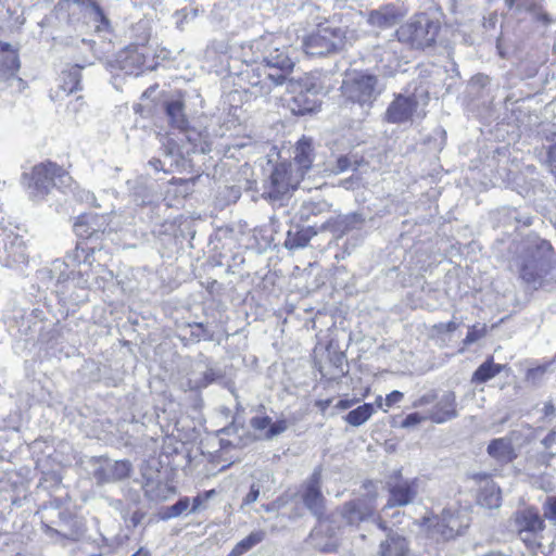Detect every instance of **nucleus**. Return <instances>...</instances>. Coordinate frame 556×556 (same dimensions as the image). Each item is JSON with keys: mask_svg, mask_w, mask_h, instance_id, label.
Returning <instances> with one entry per match:
<instances>
[{"mask_svg": "<svg viewBox=\"0 0 556 556\" xmlns=\"http://www.w3.org/2000/svg\"><path fill=\"white\" fill-rule=\"evenodd\" d=\"M250 49L260 52L262 61L253 60L249 65L250 87L245 88V94L250 93L255 98L263 97L268 94L274 87L286 81V72L290 71L294 63L287 49L276 46L270 36L253 41Z\"/></svg>", "mask_w": 556, "mask_h": 556, "instance_id": "nucleus-1", "label": "nucleus"}, {"mask_svg": "<svg viewBox=\"0 0 556 556\" xmlns=\"http://www.w3.org/2000/svg\"><path fill=\"white\" fill-rule=\"evenodd\" d=\"M363 18L359 12L336 13L303 40V49L307 55L325 56L338 53L352 45L359 37L356 25Z\"/></svg>", "mask_w": 556, "mask_h": 556, "instance_id": "nucleus-2", "label": "nucleus"}, {"mask_svg": "<svg viewBox=\"0 0 556 556\" xmlns=\"http://www.w3.org/2000/svg\"><path fill=\"white\" fill-rule=\"evenodd\" d=\"M441 30L438 18L426 12L412 15L395 31L397 40L415 50H425L435 45Z\"/></svg>", "mask_w": 556, "mask_h": 556, "instance_id": "nucleus-3", "label": "nucleus"}, {"mask_svg": "<svg viewBox=\"0 0 556 556\" xmlns=\"http://www.w3.org/2000/svg\"><path fill=\"white\" fill-rule=\"evenodd\" d=\"M150 33H146L140 42H132L119 50L115 56L117 68L129 75H140L157 68L155 61H149Z\"/></svg>", "mask_w": 556, "mask_h": 556, "instance_id": "nucleus-4", "label": "nucleus"}, {"mask_svg": "<svg viewBox=\"0 0 556 556\" xmlns=\"http://www.w3.org/2000/svg\"><path fill=\"white\" fill-rule=\"evenodd\" d=\"M341 88L346 99L365 105L374 103L386 86L376 75L361 72L345 79Z\"/></svg>", "mask_w": 556, "mask_h": 556, "instance_id": "nucleus-5", "label": "nucleus"}, {"mask_svg": "<svg viewBox=\"0 0 556 556\" xmlns=\"http://www.w3.org/2000/svg\"><path fill=\"white\" fill-rule=\"evenodd\" d=\"M528 252L529 257L521 265L520 276L527 283L536 288L542 283L553 248L547 240L535 238L528 247Z\"/></svg>", "mask_w": 556, "mask_h": 556, "instance_id": "nucleus-6", "label": "nucleus"}, {"mask_svg": "<svg viewBox=\"0 0 556 556\" xmlns=\"http://www.w3.org/2000/svg\"><path fill=\"white\" fill-rule=\"evenodd\" d=\"M67 176V170L52 161H45L34 165L29 173L23 175L26 186L36 195L45 197L55 186L56 179Z\"/></svg>", "mask_w": 556, "mask_h": 556, "instance_id": "nucleus-7", "label": "nucleus"}, {"mask_svg": "<svg viewBox=\"0 0 556 556\" xmlns=\"http://www.w3.org/2000/svg\"><path fill=\"white\" fill-rule=\"evenodd\" d=\"M73 227L74 232L80 239L79 243L76 245V252L79 253L80 251L84 262L91 265V258L96 252V248H84L81 244L84 241L90 239L102 240L106 229L104 218L98 214L84 213L76 217ZM77 256L79 257V254H77Z\"/></svg>", "mask_w": 556, "mask_h": 556, "instance_id": "nucleus-8", "label": "nucleus"}, {"mask_svg": "<svg viewBox=\"0 0 556 556\" xmlns=\"http://www.w3.org/2000/svg\"><path fill=\"white\" fill-rule=\"evenodd\" d=\"M425 115L426 112L424 109H419L417 98L414 94H397L386 111V119L392 124H402L413 121L415 116L422 118Z\"/></svg>", "mask_w": 556, "mask_h": 556, "instance_id": "nucleus-9", "label": "nucleus"}, {"mask_svg": "<svg viewBox=\"0 0 556 556\" xmlns=\"http://www.w3.org/2000/svg\"><path fill=\"white\" fill-rule=\"evenodd\" d=\"M467 527L468 523L465 517L451 509H443L441 515L437 516L431 525L432 533L439 535L444 541L459 535L463 529Z\"/></svg>", "mask_w": 556, "mask_h": 556, "instance_id": "nucleus-10", "label": "nucleus"}, {"mask_svg": "<svg viewBox=\"0 0 556 556\" xmlns=\"http://www.w3.org/2000/svg\"><path fill=\"white\" fill-rule=\"evenodd\" d=\"M321 472L314 470L305 486L302 498L306 508L315 516L320 517L324 514L325 498L321 494Z\"/></svg>", "mask_w": 556, "mask_h": 556, "instance_id": "nucleus-11", "label": "nucleus"}, {"mask_svg": "<svg viewBox=\"0 0 556 556\" xmlns=\"http://www.w3.org/2000/svg\"><path fill=\"white\" fill-rule=\"evenodd\" d=\"M288 168L290 167L285 164L275 167L270 175L271 190L264 192L263 195L266 194L268 198L277 200L287 193L289 189L296 188L299 179L298 177L293 178L291 174L289 175Z\"/></svg>", "mask_w": 556, "mask_h": 556, "instance_id": "nucleus-12", "label": "nucleus"}, {"mask_svg": "<svg viewBox=\"0 0 556 556\" xmlns=\"http://www.w3.org/2000/svg\"><path fill=\"white\" fill-rule=\"evenodd\" d=\"M515 522L523 541H529L531 535L541 532L544 528V521L534 508L518 510Z\"/></svg>", "mask_w": 556, "mask_h": 556, "instance_id": "nucleus-13", "label": "nucleus"}, {"mask_svg": "<svg viewBox=\"0 0 556 556\" xmlns=\"http://www.w3.org/2000/svg\"><path fill=\"white\" fill-rule=\"evenodd\" d=\"M405 13L393 4H387L371 10L367 15V23L380 29L391 28L396 25Z\"/></svg>", "mask_w": 556, "mask_h": 556, "instance_id": "nucleus-14", "label": "nucleus"}, {"mask_svg": "<svg viewBox=\"0 0 556 556\" xmlns=\"http://www.w3.org/2000/svg\"><path fill=\"white\" fill-rule=\"evenodd\" d=\"M417 483L412 481H399L389 488V500L383 510L410 504L417 496Z\"/></svg>", "mask_w": 556, "mask_h": 556, "instance_id": "nucleus-15", "label": "nucleus"}, {"mask_svg": "<svg viewBox=\"0 0 556 556\" xmlns=\"http://www.w3.org/2000/svg\"><path fill=\"white\" fill-rule=\"evenodd\" d=\"M429 420L443 424L457 417L456 395L453 391H446L428 413Z\"/></svg>", "mask_w": 556, "mask_h": 556, "instance_id": "nucleus-16", "label": "nucleus"}, {"mask_svg": "<svg viewBox=\"0 0 556 556\" xmlns=\"http://www.w3.org/2000/svg\"><path fill=\"white\" fill-rule=\"evenodd\" d=\"M60 520L68 527V533H62L47 523H43L42 526L43 532L52 538H59L65 541H77L83 533V527L78 523L76 517L68 511H62L60 513Z\"/></svg>", "mask_w": 556, "mask_h": 556, "instance_id": "nucleus-17", "label": "nucleus"}, {"mask_svg": "<svg viewBox=\"0 0 556 556\" xmlns=\"http://www.w3.org/2000/svg\"><path fill=\"white\" fill-rule=\"evenodd\" d=\"M312 141L307 138H302L299 140L295 151H294V162L293 164H289L290 170H293V166H296L298 176L303 177L304 172L309 169L313 159H312Z\"/></svg>", "mask_w": 556, "mask_h": 556, "instance_id": "nucleus-18", "label": "nucleus"}, {"mask_svg": "<svg viewBox=\"0 0 556 556\" xmlns=\"http://www.w3.org/2000/svg\"><path fill=\"white\" fill-rule=\"evenodd\" d=\"M165 113L172 128H176L180 131H187L189 129V121L185 113V102L182 100L166 102Z\"/></svg>", "mask_w": 556, "mask_h": 556, "instance_id": "nucleus-19", "label": "nucleus"}, {"mask_svg": "<svg viewBox=\"0 0 556 556\" xmlns=\"http://www.w3.org/2000/svg\"><path fill=\"white\" fill-rule=\"evenodd\" d=\"M302 87L311 94H326L331 89L330 76L327 73L312 72L302 79Z\"/></svg>", "mask_w": 556, "mask_h": 556, "instance_id": "nucleus-20", "label": "nucleus"}, {"mask_svg": "<svg viewBox=\"0 0 556 556\" xmlns=\"http://www.w3.org/2000/svg\"><path fill=\"white\" fill-rule=\"evenodd\" d=\"M509 9H515L518 12H529L533 16L547 25L551 23V17L547 13L543 12V0H505Z\"/></svg>", "mask_w": 556, "mask_h": 556, "instance_id": "nucleus-21", "label": "nucleus"}, {"mask_svg": "<svg viewBox=\"0 0 556 556\" xmlns=\"http://www.w3.org/2000/svg\"><path fill=\"white\" fill-rule=\"evenodd\" d=\"M81 67L79 65H72L70 68L61 72L59 76L60 90L68 96L81 88Z\"/></svg>", "mask_w": 556, "mask_h": 556, "instance_id": "nucleus-22", "label": "nucleus"}, {"mask_svg": "<svg viewBox=\"0 0 556 556\" xmlns=\"http://www.w3.org/2000/svg\"><path fill=\"white\" fill-rule=\"evenodd\" d=\"M407 551V542L402 535L390 532L380 544L381 556H403Z\"/></svg>", "mask_w": 556, "mask_h": 556, "instance_id": "nucleus-23", "label": "nucleus"}, {"mask_svg": "<svg viewBox=\"0 0 556 556\" xmlns=\"http://www.w3.org/2000/svg\"><path fill=\"white\" fill-rule=\"evenodd\" d=\"M504 368L505 365L495 364L493 357H489L476 369L472 375L471 382L484 383L497 376Z\"/></svg>", "mask_w": 556, "mask_h": 556, "instance_id": "nucleus-24", "label": "nucleus"}, {"mask_svg": "<svg viewBox=\"0 0 556 556\" xmlns=\"http://www.w3.org/2000/svg\"><path fill=\"white\" fill-rule=\"evenodd\" d=\"M490 456L498 462L507 463L514 458V450L510 441L506 439H495L488 446Z\"/></svg>", "mask_w": 556, "mask_h": 556, "instance_id": "nucleus-25", "label": "nucleus"}, {"mask_svg": "<svg viewBox=\"0 0 556 556\" xmlns=\"http://www.w3.org/2000/svg\"><path fill=\"white\" fill-rule=\"evenodd\" d=\"M478 503L485 508L494 509L501 506V491L494 483H488L478 495Z\"/></svg>", "mask_w": 556, "mask_h": 556, "instance_id": "nucleus-26", "label": "nucleus"}, {"mask_svg": "<svg viewBox=\"0 0 556 556\" xmlns=\"http://www.w3.org/2000/svg\"><path fill=\"white\" fill-rule=\"evenodd\" d=\"M339 517L341 522L346 526H354L365 519V514L355 503H346L343 505L338 515H332V520Z\"/></svg>", "mask_w": 556, "mask_h": 556, "instance_id": "nucleus-27", "label": "nucleus"}, {"mask_svg": "<svg viewBox=\"0 0 556 556\" xmlns=\"http://www.w3.org/2000/svg\"><path fill=\"white\" fill-rule=\"evenodd\" d=\"M314 235L315 231H313L311 228H304L295 232L288 231L285 247L289 250L305 248Z\"/></svg>", "mask_w": 556, "mask_h": 556, "instance_id": "nucleus-28", "label": "nucleus"}, {"mask_svg": "<svg viewBox=\"0 0 556 556\" xmlns=\"http://www.w3.org/2000/svg\"><path fill=\"white\" fill-rule=\"evenodd\" d=\"M375 413L372 404L365 403L344 416V420L353 427H359L365 424Z\"/></svg>", "mask_w": 556, "mask_h": 556, "instance_id": "nucleus-29", "label": "nucleus"}, {"mask_svg": "<svg viewBox=\"0 0 556 556\" xmlns=\"http://www.w3.org/2000/svg\"><path fill=\"white\" fill-rule=\"evenodd\" d=\"M364 217L358 213L339 216L334 222V231L344 235L353 229L359 228L364 224Z\"/></svg>", "mask_w": 556, "mask_h": 556, "instance_id": "nucleus-30", "label": "nucleus"}, {"mask_svg": "<svg viewBox=\"0 0 556 556\" xmlns=\"http://www.w3.org/2000/svg\"><path fill=\"white\" fill-rule=\"evenodd\" d=\"M21 66L17 51H12L11 54L0 61V72L3 75L14 76Z\"/></svg>", "mask_w": 556, "mask_h": 556, "instance_id": "nucleus-31", "label": "nucleus"}, {"mask_svg": "<svg viewBox=\"0 0 556 556\" xmlns=\"http://www.w3.org/2000/svg\"><path fill=\"white\" fill-rule=\"evenodd\" d=\"M190 500L187 496L180 497L174 505L167 507L165 514L162 516L163 519H169L180 516L184 511L189 508Z\"/></svg>", "mask_w": 556, "mask_h": 556, "instance_id": "nucleus-32", "label": "nucleus"}, {"mask_svg": "<svg viewBox=\"0 0 556 556\" xmlns=\"http://www.w3.org/2000/svg\"><path fill=\"white\" fill-rule=\"evenodd\" d=\"M545 452L541 455V458L545 462V458H553L556 456V451H553L556 445V431L551 430L545 438L541 440Z\"/></svg>", "mask_w": 556, "mask_h": 556, "instance_id": "nucleus-33", "label": "nucleus"}, {"mask_svg": "<svg viewBox=\"0 0 556 556\" xmlns=\"http://www.w3.org/2000/svg\"><path fill=\"white\" fill-rule=\"evenodd\" d=\"M113 476L118 479H126L131 473V464L129 460L123 459V460H116L113 465Z\"/></svg>", "mask_w": 556, "mask_h": 556, "instance_id": "nucleus-34", "label": "nucleus"}, {"mask_svg": "<svg viewBox=\"0 0 556 556\" xmlns=\"http://www.w3.org/2000/svg\"><path fill=\"white\" fill-rule=\"evenodd\" d=\"M288 429V422L286 420H277L276 422H271L268 427V429L264 432L261 438L265 440H271L275 437L281 434Z\"/></svg>", "mask_w": 556, "mask_h": 556, "instance_id": "nucleus-35", "label": "nucleus"}, {"mask_svg": "<svg viewBox=\"0 0 556 556\" xmlns=\"http://www.w3.org/2000/svg\"><path fill=\"white\" fill-rule=\"evenodd\" d=\"M170 60V51L164 47H149V61H155L157 67L162 62Z\"/></svg>", "mask_w": 556, "mask_h": 556, "instance_id": "nucleus-36", "label": "nucleus"}, {"mask_svg": "<svg viewBox=\"0 0 556 556\" xmlns=\"http://www.w3.org/2000/svg\"><path fill=\"white\" fill-rule=\"evenodd\" d=\"M188 166L190 167V170L188 173L191 174V176L189 177H186V178H180V177H173L168 184L169 185H173V186H184V185H187L189 182H192L194 184L199 177L201 176L200 173H194V170L192 169V164L190 162H188Z\"/></svg>", "mask_w": 556, "mask_h": 556, "instance_id": "nucleus-37", "label": "nucleus"}, {"mask_svg": "<svg viewBox=\"0 0 556 556\" xmlns=\"http://www.w3.org/2000/svg\"><path fill=\"white\" fill-rule=\"evenodd\" d=\"M544 517L556 523V496L548 497L544 503Z\"/></svg>", "mask_w": 556, "mask_h": 556, "instance_id": "nucleus-38", "label": "nucleus"}, {"mask_svg": "<svg viewBox=\"0 0 556 556\" xmlns=\"http://www.w3.org/2000/svg\"><path fill=\"white\" fill-rule=\"evenodd\" d=\"M215 494H216V491L214 489L199 493L192 500L191 511L198 510L203 505V503H205L207 500H210Z\"/></svg>", "mask_w": 556, "mask_h": 556, "instance_id": "nucleus-39", "label": "nucleus"}, {"mask_svg": "<svg viewBox=\"0 0 556 556\" xmlns=\"http://www.w3.org/2000/svg\"><path fill=\"white\" fill-rule=\"evenodd\" d=\"M428 419H429V414L421 415L419 413H412V414H408L405 417V419L402 421V427L403 428L414 427V426L420 424L421 421H425Z\"/></svg>", "mask_w": 556, "mask_h": 556, "instance_id": "nucleus-40", "label": "nucleus"}, {"mask_svg": "<svg viewBox=\"0 0 556 556\" xmlns=\"http://www.w3.org/2000/svg\"><path fill=\"white\" fill-rule=\"evenodd\" d=\"M485 333V330L484 328H477V327H471L468 332H467V336L465 338V343L466 344H471L476 341H478L479 339H481Z\"/></svg>", "mask_w": 556, "mask_h": 556, "instance_id": "nucleus-41", "label": "nucleus"}, {"mask_svg": "<svg viewBox=\"0 0 556 556\" xmlns=\"http://www.w3.org/2000/svg\"><path fill=\"white\" fill-rule=\"evenodd\" d=\"M271 419L267 416L265 417H255L251 419V426L255 430H267L270 425Z\"/></svg>", "mask_w": 556, "mask_h": 556, "instance_id": "nucleus-42", "label": "nucleus"}, {"mask_svg": "<svg viewBox=\"0 0 556 556\" xmlns=\"http://www.w3.org/2000/svg\"><path fill=\"white\" fill-rule=\"evenodd\" d=\"M437 400V394L435 392H429L422 396H420L418 400H416L414 403H413V406L414 407H421V406H426V405H429L431 403H433L434 401Z\"/></svg>", "mask_w": 556, "mask_h": 556, "instance_id": "nucleus-43", "label": "nucleus"}, {"mask_svg": "<svg viewBox=\"0 0 556 556\" xmlns=\"http://www.w3.org/2000/svg\"><path fill=\"white\" fill-rule=\"evenodd\" d=\"M403 396H404V394L402 392H400V391H392L386 397V401H384L386 402V406L389 408L392 405L401 402Z\"/></svg>", "mask_w": 556, "mask_h": 556, "instance_id": "nucleus-44", "label": "nucleus"}, {"mask_svg": "<svg viewBox=\"0 0 556 556\" xmlns=\"http://www.w3.org/2000/svg\"><path fill=\"white\" fill-rule=\"evenodd\" d=\"M490 83V78L486 75L478 74L471 78V86H478L480 88L485 87Z\"/></svg>", "mask_w": 556, "mask_h": 556, "instance_id": "nucleus-45", "label": "nucleus"}, {"mask_svg": "<svg viewBox=\"0 0 556 556\" xmlns=\"http://www.w3.org/2000/svg\"><path fill=\"white\" fill-rule=\"evenodd\" d=\"M263 539L262 533H253L245 538V551L261 542Z\"/></svg>", "mask_w": 556, "mask_h": 556, "instance_id": "nucleus-46", "label": "nucleus"}, {"mask_svg": "<svg viewBox=\"0 0 556 556\" xmlns=\"http://www.w3.org/2000/svg\"><path fill=\"white\" fill-rule=\"evenodd\" d=\"M350 164L351 163H350V161H349V159L346 156H341L337 161V165H336L334 172L336 173H343V172L349 169Z\"/></svg>", "mask_w": 556, "mask_h": 556, "instance_id": "nucleus-47", "label": "nucleus"}, {"mask_svg": "<svg viewBox=\"0 0 556 556\" xmlns=\"http://www.w3.org/2000/svg\"><path fill=\"white\" fill-rule=\"evenodd\" d=\"M357 402V399H351V400H340L337 404H336V408L340 409V410H344V409H348L350 407H352L355 403Z\"/></svg>", "mask_w": 556, "mask_h": 556, "instance_id": "nucleus-48", "label": "nucleus"}, {"mask_svg": "<svg viewBox=\"0 0 556 556\" xmlns=\"http://www.w3.org/2000/svg\"><path fill=\"white\" fill-rule=\"evenodd\" d=\"M258 494L260 489L255 484H252L249 494L245 496V503L255 502L258 497Z\"/></svg>", "mask_w": 556, "mask_h": 556, "instance_id": "nucleus-49", "label": "nucleus"}, {"mask_svg": "<svg viewBox=\"0 0 556 556\" xmlns=\"http://www.w3.org/2000/svg\"><path fill=\"white\" fill-rule=\"evenodd\" d=\"M144 516H146V514L141 510L134 511L130 517V522H131L132 527H137L138 525H140L141 521L143 520Z\"/></svg>", "mask_w": 556, "mask_h": 556, "instance_id": "nucleus-50", "label": "nucleus"}, {"mask_svg": "<svg viewBox=\"0 0 556 556\" xmlns=\"http://www.w3.org/2000/svg\"><path fill=\"white\" fill-rule=\"evenodd\" d=\"M149 164H150V166H151L154 170H156V172H161V170H163V172H165V173H168V170L164 169V167H163V162H162V160H161V159H159V157H152V159L149 161Z\"/></svg>", "mask_w": 556, "mask_h": 556, "instance_id": "nucleus-51", "label": "nucleus"}, {"mask_svg": "<svg viewBox=\"0 0 556 556\" xmlns=\"http://www.w3.org/2000/svg\"><path fill=\"white\" fill-rule=\"evenodd\" d=\"M243 553V541L237 543L235 548L227 556H241Z\"/></svg>", "mask_w": 556, "mask_h": 556, "instance_id": "nucleus-52", "label": "nucleus"}, {"mask_svg": "<svg viewBox=\"0 0 556 556\" xmlns=\"http://www.w3.org/2000/svg\"><path fill=\"white\" fill-rule=\"evenodd\" d=\"M331 404V400H321L316 403L321 412H325Z\"/></svg>", "mask_w": 556, "mask_h": 556, "instance_id": "nucleus-53", "label": "nucleus"}, {"mask_svg": "<svg viewBox=\"0 0 556 556\" xmlns=\"http://www.w3.org/2000/svg\"><path fill=\"white\" fill-rule=\"evenodd\" d=\"M12 51H15V50L12 49L10 43L0 41V53L9 52L11 54Z\"/></svg>", "mask_w": 556, "mask_h": 556, "instance_id": "nucleus-54", "label": "nucleus"}, {"mask_svg": "<svg viewBox=\"0 0 556 556\" xmlns=\"http://www.w3.org/2000/svg\"><path fill=\"white\" fill-rule=\"evenodd\" d=\"M549 365L538 366L529 371L530 375L544 374Z\"/></svg>", "mask_w": 556, "mask_h": 556, "instance_id": "nucleus-55", "label": "nucleus"}, {"mask_svg": "<svg viewBox=\"0 0 556 556\" xmlns=\"http://www.w3.org/2000/svg\"><path fill=\"white\" fill-rule=\"evenodd\" d=\"M446 331L453 332L457 329V324L455 321H448L447 324L442 325Z\"/></svg>", "mask_w": 556, "mask_h": 556, "instance_id": "nucleus-56", "label": "nucleus"}, {"mask_svg": "<svg viewBox=\"0 0 556 556\" xmlns=\"http://www.w3.org/2000/svg\"><path fill=\"white\" fill-rule=\"evenodd\" d=\"M131 556H151L150 552L143 547H140L135 554Z\"/></svg>", "mask_w": 556, "mask_h": 556, "instance_id": "nucleus-57", "label": "nucleus"}, {"mask_svg": "<svg viewBox=\"0 0 556 556\" xmlns=\"http://www.w3.org/2000/svg\"><path fill=\"white\" fill-rule=\"evenodd\" d=\"M544 412H545V415L554 414V412H555L554 405L552 403L545 404Z\"/></svg>", "mask_w": 556, "mask_h": 556, "instance_id": "nucleus-58", "label": "nucleus"}, {"mask_svg": "<svg viewBox=\"0 0 556 556\" xmlns=\"http://www.w3.org/2000/svg\"><path fill=\"white\" fill-rule=\"evenodd\" d=\"M313 110H314V106H308V105H306V106H304L303 109H300V110H299V113H300V114H305L306 112H312Z\"/></svg>", "mask_w": 556, "mask_h": 556, "instance_id": "nucleus-59", "label": "nucleus"}, {"mask_svg": "<svg viewBox=\"0 0 556 556\" xmlns=\"http://www.w3.org/2000/svg\"><path fill=\"white\" fill-rule=\"evenodd\" d=\"M330 521L329 520H324V521H320V528L321 529H327L329 528V523Z\"/></svg>", "mask_w": 556, "mask_h": 556, "instance_id": "nucleus-60", "label": "nucleus"}, {"mask_svg": "<svg viewBox=\"0 0 556 556\" xmlns=\"http://www.w3.org/2000/svg\"><path fill=\"white\" fill-rule=\"evenodd\" d=\"M376 404H377V406H378L379 408H382V397H381V396H378V397L376 399Z\"/></svg>", "mask_w": 556, "mask_h": 556, "instance_id": "nucleus-61", "label": "nucleus"}, {"mask_svg": "<svg viewBox=\"0 0 556 556\" xmlns=\"http://www.w3.org/2000/svg\"><path fill=\"white\" fill-rule=\"evenodd\" d=\"M244 64L247 65V68H245V80L249 83V78H248V70H249V65L251 63L248 64V61H244Z\"/></svg>", "mask_w": 556, "mask_h": 556, "instance_id": "nucleus-62", "label": "nucleus"}, {"mask_svg": "<svg viewBox=\"0 0 556 556\" xmlns=\"http://www.w3.org/2000/svg\"><path fill=\"white\" fill-rule=\"evenodd\" d=\"M21 258H22V261H24V260H25V255H24V253H22V254H21Z\"/></svg>", "mask_w": 556, "mask_h": 556, "instance_id": "nucleus-63", "label": "nucleus"}, {"mask_svg": "<svg viewBox=\"0 0 556 556\" xmlns=\"http://www.w3.org/2000/svg\"><path fill=\"white\" fill-rule=\"evenodd\" d=\"M90 556H102L101 554H93V555H90Z\"/></svg>", "mask_w": 556, "mask_h": 556, "instance_id": "nucleus-64", "label": "nucleus"}]
</instances>
